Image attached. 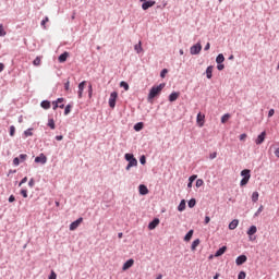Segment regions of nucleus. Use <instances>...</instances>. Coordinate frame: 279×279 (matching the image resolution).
I'll return each mask as SVG.
<instances>
[{
    "mask_svg": "<svg viewBox=\"0 0 279 279\" xmlns=\"http://www.w3.org/2000/svg\"><path fill=\"white\" fill-rule=\"evenodd\" d=\"M163 88H165V83H161L158 86H153L148 94V99L151 100V99H155V97H158V95L162 93Z\"/></svg>",
    "mask_w": 279,
    "mask_h": 279,
    "instance_id": "obj_1",
    "label": "nucleus"
},
{
    "mask_svg": "<svg viewBox=\"0 0 279 279\" xmlns=\"http://www.w3.org/2000/svg\"><path fill=\"white\" fill-rule=\"evenodd\" d=\"M119 98V93L117 92H113L110 94V97H109V106L111 108H114V106H117V99Z\"/></svg>",
    "mask_w": 279,
    "mask_h": 279,
    "instance_id": "obj_2",
    "label": "nucleus"
},
{
    "mask_svg": "<svg viewBox=\"0 0 279 279\" xmlns=\"http://www.w3.org/2000/svg\"><path fill=\"white\" fill-rule=\"evenodd\" d=\"M202 52V44H196L190 48V53L192 56H197Z\"/></svg>",
    "mask_w": 279,
    "mask_h": 279,
    "instance_id": "obj_3",
    "label": "nucleus"
},
{
    "mask_svg": "<svg viewBox=\"0 0 279 279\" xmlns=\"http://www.w3.org/2000/svg\"><path fill=\"white\" fill-rule=\"evenodd\" d=\"M82 221H84V218H78L77 220H75L74 222H72L70 225V230L73 232L74 230H77V228H80V226L82 225Z\"/></svg>",
    "mask_w": 279,
    "mask_h": 279,
    "instance_id": "obj_4",
    "label": "nucleus"
},
{
    "mask_svg": "<svg viewBox=\"0 0 279 279\" xmlns=\"http://www.w3.org/2000/svg\"><path fill=\"white\" fill-rule=\"evenodd\" d=\"M35 162L39 165H47V156H45V154H40L38 157L35 158Z\"/></svg>",
    "mask_w": 279,
    "mask_h": 279,
    "instance_id": "obj_5",
    "label": "nucleus"
},
{
    "mask_svg": "<svg viewBox=\"0 0 279 279\" xmlns=\"http://www.w3.org/2000/svg\"><path fill=\"white\" fill-rule=\"evenodd\" d=\"M265 136H267V133L264 131L255 140L256 145H263L265 143Z\"/></svg>",
    "mask_w": 279,
    "mask_h": 279,
    "instance_id": "obj_6",
    "label": "nucleus"
},
{
    "mask_svg": "<svg viewBox=\"0 0 279 279\" xmlns=\"http://www.w3.org/2000/svg\"><path fill=\"white\" fill-rule=\"evenodd\" d=\"M134 266V259H128L123 266H122V271H128V269H130L131 267Z\"/></svg>",
    "mask_w": 279,
    "mask_h": 279,
    "instance_id": "obj_7",
    "label": "nucleus"
},
{
    "mask_svg": "<svg viewBox=\"0 0 279 279\" xmlns=\"http://www.w3.org/2000/svg\"><path fill=\"white\" fill-rule=\"evenodd\" d=\"M258 232L256 226H251L250 229L246 231V234L250 236V241H252V236Z\"/></svg>",
    "mask_w": 279,
    "mask_h": 279,
    "instance_id": "obj_8",
    "label": "nucleus"
},
{
    "mask_svg": "<svg viewBox=\"0 0 279 279\" xmlns=\"http://www.w3.org/2000/svg\"><path fill=\"white\" fill-rule=\"evenodd\" d=\"M159 225H160V219L155 218L151 222H149L148 229L156 230V228H158Z\"/></svg>",
    "mask_w": 279,
    "mask_h": 279,
    "instance_id": "obj_9",
    "label": "nucleus"
},
{
    "mask_svg": "<svg viewBox=\"0 0 279 279\" xmlns=\"http://www.w3.org/2000/svg\"><path fill=\"white\" fill-rule=\"evenodd\" d=\"M154 5H156V1H145L143 4H142V10H149V8H154Z\"/></svg>",
    "mask_w": 279,
    "mask_h": 279,
    "instance_id": "obj_10",
    "label": "nucleus"
},
{
    "mask_svg": "<svg viewBox=\"0 0 279 279\" xmlns=\"http://www.w3.org/2000/svg\"><path fill=\"white\" fill-rule=\"evenodd\" d=\"M84 88H86V81H83L78 84V99H82Z\"/></svg>",
    "mask_w": 279,
    "mask_h": 279,
    "instance_id": "obj_11",
    "label": "nucleus"
},
{
    "mask_svg": "<svg viewBox=\"0 0 279 279\" xmlns=\"http://www.w3.org/2000/svg\"><path fill=\"white\" fill-rule=\"evenodd\" d=\"M236 265H243L244 263H247V256L240 255L235 259Z\"/></svg>",
    "mask_w": 279,
    "mask_h": 279,
    "instance_id": "obj_12",
    "label": "nucleus"
},
{
    "mask_svg": "<svg viewBox=\"0 0 279 279\" xmlns=\"http://www.w3.org/2000/svg\"><path fill=\"white\" fill-rule=\"evenodd\" d=\"M204 119H206V116L202 114V112H199L196 117V121L199 125V128L204 126Z\"/></svg>",
    "mask_w": 279,
    "mask_h": 279,
    "instance_id": "obj_13",
    "label": "nucleus"
},
{
    "mask_svg": "<svg viewBox=\"0 0 279 279\" xmlns=\"http://www.w3.org/2000/svg\"><path fill=\"white\" fill-rule=\"evenodd\" d=\"M137 165H138V160H136V158L133 157V159H131L126 166V171H130L132 167H136Z\"/></svg>",
    "mask_w": 279,
    "mask_h": 279,
    "instance_id": "obj_14",
    "label": "nucleus"
},
{
    "mask_svg": "<svg viewBox=\"0 0 279 279\" xmlns=\"http://www.w3.org/2000/svg\"><path fill=\"white\" fill-rule=\"evenodd\" d=\"M179 97H180V92H174V93L170 94L169 101H171V102L178 101Z\"/></svg>",
    "mask_w": 279,
    "mask_h": 279,
    "instance_id": "obj_15",
    "label": "nucleus"
},
{
    "mask_svg": "<svg viewBox=\"0 0 279 279\" xmlns=\"http://www.w3.org/2000/svg\"><path fill=\"white\" fill-rule=\"evenodd\" d=\"M64 102V98H58L57 101L52 102V110H58L59 108V104H63Z\"/></svg>",
    "mask_w": 279,
    "mask_h": 279,
    "instance_id": "obj_16",
    "label": "nucleus"
},
{
    "mask_svg": "<svg viewBox=\"0 0 279 279\" xmlns=\"http://www.w3.org/2000/svg\"><path fill=\"white\" fill-rule=\"evenodd\" d=\"M213 70H214V66H213V65H209V66L206 69V76H207V80H213Z\"/></svg>",
    "mask_w": 279,
    "mask_h": 279,
    "instance_id": "obj_17",
    "label": "nucleus"
},
{
    "mask_svg": "<svg viewBox=\"0 0 279 279\" xmlns=\"http://www.w3.org/2000/svg\"><path fill=\"white\" fill-rule=\"evenodd\" d=\"M239 227V220H232L230 223H229V230H236V228Z\"/></svg>",
    "mask_w": 279,
    "mask_h": 279,
    "instance_id": "obj_18",
    "label": "nucleus"
},
{
    "mask_svg": "<svg viewBox=\"0 0 279 279\" xmlns=\"http://www.w3.org/2000/svg\"><path fill=\"white\" fill-rule=\"evenodd\" d=\"M227 250H228L227 246L220 247V248L216 252L215 256H223V254H226Z\"/></svg>",
    "mask_w": 279,
    "mask_h": 279,
    "instance_id": "obj_19",
    "label": "nucleus"
},
{
    "mask_svg": "<svg viewBox=\"0 0 279 279\" xmlns=\"http://www.w3.org/2000/svg\"><path fill=\"white\" fill-rule=\"evenodd\" d=\"M41 108H44V110H49V108H51V102L49 100H44L40 104Z\"/></svg>",
    "mask_w": 279,
    "mask_h": 279,
    "instance_id": "obj_20",
    "label": "nucleus"
},
{
    "mask_svg": "<svg viewBox=\"0 0 279 279\" xmlns=\"http://www.w3.org/2000/svg\"><path fill=\"white\" fill-rule=\"evenodd\" d=\"M186 209V202L185 201H181V203L178 206V211L182 213Z\"/></svg>",
    "mask_w": 279,
    "mask_h": 279,
    "instance_id": "obj_21",
    "label": "nucleus"
},
{
    "mask_svg": "<svg viewBox=\"0 0 279 279\" xmlns=\"http://www.w3.org/2000/svg\"><path fill=\"white\" fill-rule=\"evenodd\" d=\"M147 193H149V190H147V186L140 185V194L141 195H147Z\"/></svg>",
    "mask_w": 279,
    "mask_h": 279,
    "instance_id": "obj_22",
    "label": "nucleus"
},
{
    "mask_svg": "<svg viewBox=\"0 0 279 279\" xmlns=\"http://www.w3.org/2000/svg\"><path fill=\"white\" fill-rule=\"evenodd\" d=\"M225 60H226V57H223V53L218 54L216 58L217 64H222V62H225Z\"/></svg>",
    "mask_w": 279,
    "mask_h": 279,
    "instance_id": "obj_23",
    "label": "nucleus"
},
{
    "mask_svg": "<svg viewBox=\"0 0 279 279\" xmlns=\"http://www.w3.org/2000/svg\"><path fill=\"white\" fill-rule=\"evenodd\" d=\"M69 58V52H63L59 56V62H64Z\"/></svg>",
    "mask_w": 279,
    "mask_h": 279,
    "instance_id": "obj_24",
    "label": "nucleus"
},
{
    "mask_svg": "<svg viewBox=\"0 0 279 279\" xmlns=\"http://www.w3.org/2000/svg\"><path fill=\"white\" fill-rule=\"evenodd\" d=\"M134 49H135L136 53H141L143 51V44L141 41H138V44H136L134 46Z\"/></svg>",
    "mask_w": 279,
    "mask_h": 279,
    "instance_id": "obj_25",
    "label": "nucleus"
},
{
    "mask_svg": "<svg viewBox=\"0 0 279 279\" xmlns=\"http://www.w3.org/2000/svg\"><path fill=\"white\" fill-rule=\"evenodd\" d=\"M199 243H201L199 239L194 240L192 243L191 250L193 252H195V250H197V246L199 245Z\"/></svg>",
    "mask_w": 279,
    "mask_h": 279,
    "instance_id": "obj_26",
    "label": "nucleus"
},
{
    "mask_svg": "<svg viewBox=\"0 0 279 279\" xmlns=\"http://www.w3.org/2000/svg\"><path fill=\"white\" fill-rule=\"evenodd\" d=\"M48 128L50 130H56V121H53V119L48 120Z\"/></svg>",
    "mask_w": 279,
    "mask_h": 279,
    "instance_id": "obj_27",
    "label": "nucleus"
},
{
    "mask_svg": "<svg viewBox=\"0 0 279 279\" xmlns=\"http://www.w3.org/2000/svg\"><path fill=\"white\" fill-rule=\"evenodd\" d=\"M230 121V113H226L221 117V123H228Z\"/></svg>",
    "mask_w": 279,
    "mask_h": 279,
    "instance_id": "obj_28",
    "label": "nucleus"
},
{
    "mask_svg": "<svg viewBox=\"0 0 279 279\" xmlns=\"http://www.w3.org/2000/svg\"><path fill=\"white\" fill-rule=\"evenodd\" d=\"M193 239V230H190L184 236V241H191Z\"/></svg>",
    "mask_w": 279,
    "mask_h": 279,
    "instance_id": "obj_29",
    "label": "nucleus"
},
{
    "mask_svg": "<svg viewBox=\"0 0 279 279\" xmlns=\"http://www.w3.org/2000/svg\"><path fill=\"white\" fill-rule=\"evenodd\" d=\"M135 132H141L143 130V122H138L134 125Z\"/></svg>",
    "mask_w": 279,
    "mask_h": 279,
    "instance_id": "obj_30",
    "label": "nucleus"
},
{
    "mask_svg": "<svg viewBox=\"0 0 279 279\" xmlns=\"http://www.w3.org/2000/svg\"><path fill=\"white\" fill-rule=\"evenodd\" d=\"M250 178L251 177H243V179L240 182V185L245 186V184H247V182H250Z\"/></svg>",
    "mask_w": 279,
    "mask_h": 279,
    "instance_id": "obj_31",
    "label": "nucleus"
},
{
    "mask_svg": "<svg viewBox=\"0 0 279 279\" xmlns=\"http://www.w3.org/2000/svg\"><path fill=\"white\" fill-rule=\"evenodd\" d=\"M120 86L121 88H124V90H130V85L125 81H122L120 83Z\"/></svg>",
    "mask_w": 279,
    "mask_h": 279,
    "instance_id": "obj_32",
    "label": "nucleus"
},
{
    "mask_svg": "<svg viewBox=\"0 0 279 279\" xmlns=\"http://www.w3.org/2000/svg\"><path fill=\"white\" fill-rule=\"evenodd\" d=\"M195 204H197V202L195 201V198H192L189 201L187 206L189 208H195Z\"/></svg>",
    "mask_w": 279,
    "mask_h": 279,
    "instance_id": "obj_33",
    "label": "nucleus"
},
{
    "mask_svg": "<svg viewBox=\"0 0 279 279\" xmlns=\"http://www.w3.org/2000/svg\"><path fill=\"white\" fill-rule=\"evenodd\" d=\"M241 175L244 178H252V175L250 174V170L245 169L241 171Z\"/></svg>",
    "mask_w": 279,
    "mask_h": 279,
    "instance_id": "obj_34",
    "label": "nucleus"
},
{
    "mask_svg": "<svg viewBox=\"0 0 279 279\" xmlns=\"http://www.w3.org/2000/svg\"><path fill=\"white\" fill-rule=\"evenodd\" d=\"M258 196H259L258 192H254L252 194V202H254V203L258 202Z\"/></svg>",
    "mask_w": 279,
    "mask_h": 279,
    "instance_id": "obj_35",
    "label": "nucleus"
},
{
    "mask_svg": "<svg viewBox=\"0 0 279 279\" xmlns=\"http://www.w3.org/2000/svg\"><path fill=\"white\" fill-rule=\"evenodd\" d=\"M41 59L40 57H36V59L33 61L34 66H40Z\"/></svg>",
    "mask_w": 279,
    "mask_h": 279,
    "instance_id": "obj_36",
    "label": "nucleus"
},
{
    "mask_svg": "<svg viewBox=\"0 0 279 279\" xmlns=\"http://www.w3.org/2000/svg\"><path fill=\"white\" fill-rule=\"evenodd\" d=\"M32 130H34V129H28V130L24 131V135H25L26 138L28 136H34V133L32 132Z\"/></svg>",
    "mask_w": 279,
    "mask_h": 279,
    "instance_id": "obj_37",
    "label": "nucleus"
},
{
    "mask_svg": "<svg viewBox=\"0 0 279 279\" xmlns=\"http://www.w3.org/2000/svg\"><path fill=\"white\" fill-rule=\"evenodd\" d=\"M71 108H73L72 105H66V107H65V109H64V114H65V117L71 113Z\"/></svg>",
    "mask_w": 279,
    "mask_h": 279,
    "instance_id": "obj_38",
    "label": "nucleus"
},
{
    "mask_svg": "<svg viewBox=\"0 0 279 279\" xmlns=\"http://www.w3.org/2000/svg\"><path fill=\"white\" fill-rule=\"evenodd\" d=\"M47 23H49V17L46 16L43 21H41V26L44 27V29H47Z\"/></svg>",
    "mask_w": 279,
    "mask_h": 279,
    "instance_id": "obj_39",
    "label": "nucleus"
},
{
    "mask_svg": "<svg viewBox=\"0 0 279 279\" xmlns=\"http://www.w3.org/2000/svg\"><path fill=\"white\" fill-rule=\"evenodd\" d=\"M17 158H20V162H25V160H27V155L21 154Z\"/></svg>",
    "mask_w": 279,
    "mask_h": 279,
    "instance_id": "obj_40",
    "label": "nucleus"
},
{
    "mask_svg": "<svg viewBox=\"0 0 279 279\" xmlns=\"http://www.w3.org/2000/svg\"><path fill=\"white\" fill-rule=\"evenodd\" d=\"M201 186H204V180L197 179L196 180V187L199 189Z\"/></svg>",
    "mask_w": 279,
    "mask_h": 279,
    "instance_id": "obj_41",
    "label": "nucleus"
},
{
    "mask_svg": "<svg viewBox=\"0 0 279 279\" xmlns=\"http://www.w3.org/2000/svg\"><path fill=\"white\" fill-rule=\"evenodd\" d=\"M8 33L5 32V28H3V24H0V37L5 36Z\"/></svg>",
    "mask_w": 279,
    "mask_h": 279,
    "instance_id": "obj_42",
    "label": "nucleus"
},
{
    "mask_svg": "<svg viewBox=\"0 0 279 279\" xmlns=\"http://www.w3.org/2000/svg\"><path fill=\"white\" fill-rule=\"evenodd\" d=\"M13 165H14V167H19L21 165V159L19 157H15L13 159Z\"/></svg>",
    "mask_w": 279,
    "mask_h": 279,
    "instance_id": "obj_43",
    "label": "nucleus"
},
{
    "mask_svg": "<svg viewBox=\"0 0 279 279\" xmlns=\"http://www.w3.org/2000/svg\"><path fill=\"white\" fill-rule=\"evenodd\" d=\"M264 209H265V207L263 205H260L259 208L257 209V211L255 213V217H258V215H260V213H263Z\"/></svg>",
    "mask_w": 279,
    "mask_h": 279,
    "instance_id": "obj_44",
    "label": "nucleus"
},
{
    "mask_svg": "<svg viewBox=\"0 0 279 279\" xmlns=\"http://www.w3.org/2000/svg\"><path fill=\"white\" fill-rule=\"evenodd\" d=\"M16 133V128H14V125L10 126V136H14V134Z\"/></svg>",
    "mask_w": 279,
    "mask_h": 279,
    "instance_id": "obj_45",
    "label": "nucleus"
},
{
    "mask_svg": "<svg viewBox=\"0 0 279 279\" xmlns=\"http://www.w3.org/2000/svg\"><path fill=\"white\" fill-rule=\"evenodd\" d=\"M124 158H125V160H128V162H130L134 158V155L125 154Z\"/></svg>",
    "mask_w": 279,
    "mask_h": 279,
    "instance_id": "obj_46",
    "label": "nucleus"
},
{
    "mask_svg": "<svg viewBox=\"0 0 279 279\" xmlns=\"http://www.w3.org/2000/svg\"><path fill=\"white\" fill-rule=\"evenodd\" d=\"M167 73H169V70H167V69H163L162 71H161V73H160V77H166L167 76Z\"/></svg>",
    "mask_w": 279,
    "mask_h": 279,
    "instance_id": "obj_47",
    "label": "nucleus"
},
{
    "mask_svg": "<svg viewBox=\"0 0 279 279\" xmlns=\"http://www.w3.org/2000/svg\"><path fill=\"white\" fill-rule=\"evenodd\" d=\"M245 271H240L238 275V279H245Z\"/></svg>",
    "mask_w": 279,
    "mask_h": 279,
    "instance_id": "obj_48",
    "label": "nucleus"
},
{
    "mask_svg": "<svg viewBox=\"0 0 279 279\" xmlns=\"http://www.w3.org/2000/svg\"><path fill=\"white\" fill-rule=\"evenodd\" d=\"M64 88H65V90H70V88H71V82H70V81H68V82L64 84Z\"/></svg>",
    "mask_w": 279,
    "mask_h": 279,
    "instance_id": "obj_49",
    "label": "nucleus"
},
{
    "mask_svg": "<svg viewBox=\"0 0 279 279\" xmlns=\"http://www.w3.org/2000/svg\"><path fill=\"white\" fill-rule=\"evenodd\" d=\"M88 97H93V85L88 86Z\"/></svg>",
    "mask_w": 279,
    "mask_h": 279,
    "instance_id": "obj_50",
    "label": "nucleus"
},
{
    "mask_svg": "<svg viewBox=\"0 0 279 279\" xmlns=\"http://www.w3.org/2000/svg\"><path fill=\"white\" fill-rule=\"evenodd\" d=\"M25 182H27V177H24V178L21 180L19 186H23V184H25Z\"/></svg>",
    "mask_w": 279,
    "mask_h": 279,
    "instance_id": "obj_51",
    "label": "nucleus"
},
{
    "mask_svg": "<svg viewBox=\"0 0 279 279\" xmlns=\"http://www.w3.org/2000/svg\"><path fill=\"white\" fill-rule=\"evenodd\" d=\"M217 69L218 71H223V69H226V65L218 63Z\"/></svg>",
    "mask_w": 279,
    "mask_h": 279,
    "instance_id": "obj_52",
    "label": "nucleus"
},
{
    "mask_svg": "<svg viewBox=\"0 0 279 279\" xmlns=\"http://www.w3.org/2000/svg\"><path fill=\"white\" fill-rule=\"evenodd\" d=\"M21 195L27 198V190H21Z\"/></svg>",
    "mask_w": 279,
    "mask_h": 279,
    "instance_id": "obj_53",
    "label": "nucleus"
},
{
    "mask_svg": "<svg viewBox=\"0 0 279 279\" xmlns=\"http://www.w3.org/2000/svg\"><path fill=\"white\" fill-rule=\"evenodd\" d=\"M140 162H141V165H145V162H147L145 156H142V157L140 158Z\"/></svg>",
    "mask_w": 279,
    "mask_h": 279,
    "instance_id": "obj_54",
    "label": "nucleus"
},
{
    "mask_svg": "<svg viewBox=\"0 0 279 279\" xmlns=\"http://www.w3.org/2000/svg\"><path fill=\"white\" fill-rule=\"evenodd\" d=\"M34 184H35L34 179H31L29 182H28V186H29L31 189H34Z\"/></svg>",
    "mask_w": 279,
    "mask_h": 279,
    "instance_id": "obj_55",
    "label": "nucleus"
},
{
    "mask_svg": "<svg viewBox=\"0 0 279 279\" xmlns=\"http://www.w3.org/2000/svg\"><path fill=\"white\" fill-rule=\"evenodd\" d=\"M274 114H276V111L274 109H270L268 111V117L271 118Z\"/></svg>",
    "mask_w": 279,
    "mask_h": 279,
    "instance_id": "obj_56",
    "label": "nucleus"
},
{
    "mask_svg": "<svg viewBox=\"0 0 279 279\" xmlns=\"http://www.w3.org/2000/svg\"><path fill=\"white\" fill-rule=\"evenodd\" d=\"M190 182H195V180H197V175L196 174H194V175H192V177H190Z\"/></svg>",
    "mask_w": 279,
    "mask_h": 279,
    "instance_id": "obj_57",
    "label": "nucleus"
},
{
    "mask_svg": "<svg viewBox=\"0 0 279 279\" xmlns=\"http://www.w3.org/2000/svg\"><path fill=\"white\" fill-rule=\"evenodd\" d=\"M247 138V134L243 133L240 135V141H245Z\"/></svg>",
    "mask_w": 279,
    "mask_h": 279,
    "instance_id": "obj_58",
    "label": "nucleus"
},
{
    "mask_svg": "<svg viewBox=\"0 0 279 279\" xmlns=\"http://www.w3.org/2000/svg\"><path fill=\"white\" fill-rule=\"evenodd\" d=\"M9 202H10V204H12L13 202H16V198L14 197V195H11L9 197Z\"/></svg>",
    "mask_w": 279,
    "mask_h": 279,
    "instance_id": "obj_59",
    "label": "nucleus"
},
{
    "mask_svg": "<svg viewBox=\"0 0 279 279\" xmlns=\"http://www.w3.org/2000/svg\"><path fill=\"white\" fill-rule=\"evenodd\" d=\"M210 160H215L217 158V153H213L209 155Z\"/></svg>",
    "mask_w": 279,
    "mask_h": 279,
    "instance_id": "obj_60",
    "label": "nucleus"
},
{
    "mask_svg": "<svg viewBox=\"0 0 279 279\" xmlns=\"http://www.w3.org/2000/svg\"><path fill=\"white\" fill-rule=\"evenodd\" d=\"M56 278H58V276L56 275V272L52 271L49 279H56Z\"/></svg>",
    "mask_w": 279,
    "mask_h": 279,
    "instance_id": "obj_61",
    "label": "nucleus"
},
{
    "mask_svg": "<svg viewBox=\"0 0 279 279\" xmlns=\"http://www.w3.org/2000/svg\"><path fill=\"white\" fill-rule=\"evenodd\" d=\"M207 223H210V217L208 216L205 217V225L207 226Z\"/></svg>",
    "mask_w": 279,
    "mask_h": 279,
    "instance_id": "obj_62",
    "label": "nucleus"
},
{
    "mask_svg": "<svg viewBox=\"0 0 279 279\" xmlns=\"http://www.w3.org/2000/svg\"><path fill=\"white\" fill-rule=\"evenodd\" d=\"M64 138V136H62V135H57L56 136V141H62Z\"/></svg>",
    "mask_w": 279,
    "mask_h": 279,
    "instance_id": "obj_63",
    "label": "nucleus"
},
{
    "mask_svg": "<svg viewBox=\"0 0 279 279\" xmlns=\"http://www.w3.org/2000/svg\"><path fill=\"white\" fill-rule=\"evenodd\" d=\"M275 156H276L277 158H279V148H277V149L275 150Z\"/></svg>",
    "mask_w": 279,
    "mask_h": 279,
    "instance_id": "obj_64",
    "label": "nucleus"
}]
</instances>
